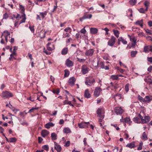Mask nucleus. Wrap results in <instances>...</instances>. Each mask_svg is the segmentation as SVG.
I'll return each mask as SVG.
<instances>
[{
	"label": "nucleus",
	"mask_w": 152,
	"mask_h": 152,
	"mask_svg": "<svg viewBox=\"0 0 152 152\" xmlns=\"http://www.w3.org/2000/svg\"><path fill=\"white\" fill-rule=\"evenodd\" d=\"M54 148L58 152H60L61 150V148L60 145L57 144L56 142H54Z\"/></svg>",
	"instance_id": "14"
},
{
	"label": "nucleus",
	"mask_w": 152,
	"mask_h": 152,
	"mask_svg": "<svg viewBox=\"0 0 152 152\" xmlns=\"http://www.w3.org/2000/svg\"><path fill=\"white\" fill-rule=\"evenodd\" d=\"M102 91L101 88L99 87H96L95 89L94 93V95L96 97H97L100 94L101 91Z\"/></svg>",
	"instance_id": "8"
},
{
	"label": "nucleus",
	"mask_w": 152,
	"mask_h": 152,
	"mask_svg": "<svg viewBox=\"0 0 152 152\" xmlns=\"http://www.w3.org/2000/svg\"><path fill=\"white\" fill-rule=\"evenodd\" d=\"M141 139L144 140H146L147 139V133H146L145 132L143 133L141 137Z\"/></svg>",
	"instance_id": "22"
},
{
	"label": "nucleus",
	"mask_w": 152,
	"mask_h": 152,
	"mask_svg": "<svg viewBox=\"0 0 152 152\" xmlns=\"http://www.w3.org/2000/svg\"><path fill=\"white\" fill-rule=\"evenodd\" d=\"M152 101V96H147L144 98V102L149 103L151 101Z\"/></svg>",
	"instance_id": "10"
},
{
	"label": "nucleus",
	"mask_w": 152,
	"mask_h": 152,
	"mask_svg": "<svg viewBox=\"0 0 152 152\" xmlns=\"http://www.w3.org/2000/svg\"><path fill=\"white\" fill-rule=\"evenodd\" d=\"M8 141L10 142H16V139L15 137H12L10 138L8 140L7 139Z\"/></svg>",
	"instance_id": "32"
},
{
	"label": "nucleus",
	"mask_w": 152,
	"mask_h": 152,
	"mask_svg": "<svg viewBox=\"0 0 152 152\" xmlns=\"http://www.w3.org/2000/svg\"><path fill=\"white\" fill-rule=\"evenodd\" d=\"M94 52V50L93 49H90L86 51L85 54L87 56H91L93 55Z\"/></svg>",
	"instance_id": "11"
},
{
	"label": "nucleus",
	"mask_w": 152,
	"mask_h": 152,
	"mask_svg": "<svg viewBox=\"0 0 152 152\" xmlns=\"http://www.w3.org/2000/svg\"><path fill=\"white\" fill-rule=\"evenodd\" d=\"M145 120L143 121V124L146 123L150 121V117L148 116H145Z\"/></svg>",
	"instance_id": "29"
},
{
	"label": "nucleus",
	"mask_w": 152,
	"mask_h": 152,
	"mask_svg": "<svg viewBox=\"0 0 152 152\" xmlns=\"http://www.w3.org/2000/svg\"><path fill=\"white\" fill-rule=\"evenodd\" d=\"M18 48L17 47L15 46L14 47L13 50V52H12V53L10 54V56H12V55H15L16 54V50H17Z\"/></svg>",
	"instance_id": "33"
},
{
	"label": "nucleus",
	"mask_w": 152,
	"mask_h": 152,
	"mask_svg": "<svg viewBox=\"0 0 152 152\" xmlns=\"http://www.w3.org/2000/svg\"><path fill=\"white\" fill-rule=\"evenodd\" d=\"M38 109V107H32L31 109L28 112V113H31L33 112V111L34 110H37Z\"/></svg>",
	"instance_id": "54"
},
{
	"label": "nucleus",
	"mask_w": 152,
	"mask_h": 152,
	"mask_svg": "<svg viewBox=\"0 0 152 152\" xmlns=\"http://www.w3.org/2000/svg\"><path fill=\"white\" fill-rule=\"evenodd\" d=\"M77 61L80 62H84L85 60L83 59H80V58H77Z\"/></svg>",
	"instance_id": "58"
},
{
	"label": "nucleus",
	"mask_w": 152,
	"mask_h": 152,
	"mask_svg": "<svg viewBox=\"0 0 152 152\" xmlns=\"http://www.w3.org/2000/svg\"><path fill=\"white\" fill-rule=\"evenodd\" d=\"M68 51L67 48H64L62 50L61 54L62 55H64L67 54Z\"/></svg>",
	"instance_id": "35"
},
{
	"label": "nucleus",
	"mask_w": 152,
	"mask_h": 152,
	"mask_svg": "<svg viewBox=\"0 0 152 152\" xmlns=\"http://www.w3.org/2000/svg\"><path fill=\"white\" fill-rule=\"evenodd\" d=\"M92 17V15L91 14H86L83 17V19H90Z\"/></svg>",
	"instance_id": "30"
},
{
	"label": "nucleus",
	"mask_w": 152,
	"mask_h": 152,
	"mask_svg": "<svg viewBox=\"0 0 152 152\" xmlns=\"http://www.w3.org/2000/svg\"><path fill=\"white\" fill-rule=\"evenodd\" d=\"M130 4L132 5H134L137 2L136 0H130L129 1Z\"/></svg>",
	"instance_id": "47"
},
{
	"label": "nucleus",
	"mask_w": 152,
	"mask_h": 152,
	"mask_svg": "<svg viewBox=\"0 0 152 152\" xmlns=\"http://www.w3.org/2000/svg\"><path fill=\"white\" fill-rule=\"evenodd\" d=\"M43 148L44 150H45L47 151H48L49 149L48 146V145H44L43 146Z\"/></svg>",
	"instance_id": "55"
},
{
	"label": "nucleus",
	"mask_w": 152,
	"mask_h": 152,
	"mask_svg": "<svg viewBox=\"0 0 152 152\" xmlns=\"http://www.w3.org/2000/svg\"><path fill=\"white\" fill-rule=\"evenodd\" d=\"M80 31L81 33L84 34L86 33V31L85 29V28H84L80 30Z\"/></svg>",
	"instance_id": "62"
},
{
	"label": "nucleus",
	"mask_w": 152,
	"mask_h": 152,
	"mask_svg": "<svg viewBox=\"0 0 152 152\" xmlns=\"http://www.w3.org/2000/svg\"><path fill=\"white\" fill-rule=\"evenodd\" d=\"M121 122H125L127 123L130 125L131 124L132 121H131V119L129 117H126L124 118V121H123L122 119H120Z\"/></svg>",
	"instance_id": "12"
},
{
	"label": "nucleus",
	"mask_w": 152,
	"mask_h": 152,
	"mask_svg": "<svg viewBox=\"0 0 152 152\" xmlns=\"http://www.w3.org/2000/svg\"><path fill=\"white\" fill-rule=\"evenodd\" d=\"M54 125V124L52 122H49L46 124L45 125V127L47 129H49L51 127L53 126Z\"/></svg>",
	"instance_id": "20"
},
{
	"label": "nucleus",
	"mask_w": 152,
	"mask_h": 152,
	"mask_svg": "<svg viewBox=\"0 0 152 152\" xmlns=\"http://www.w3.org/2000/svg\"><path fill=\"white\" fill-rule=\"evenodd\" d=\"M118 97V99H120L122 98L121 95V94H116L113 97L114 99L116 100L117 99L116 97Z\"/></svg>",
	"instance_id": "48"
},
{
	"label": "nucleus",
	"mask_w": 152,
	"mask_h": 152,
	"mask_svg": "<svg viewBox=\"0 0 152 152\" xmlns=\"http://www.w3.org/2000/svg\"><path fill=\"white\" fill-rule=\"evenodd\" d=\"M95 82L94 79L91 77H88L86 78L85 84L88 86H91Z\"/></svg>",
	"instance_id": "3"
},
{
	"label": "nucleus",
	"mask_w": 152,
	"mask_h": 152,
	"mask_svg": "<svg viewBox=\"0 0 152 152\" xmlns=\"http://www.w3.org/2000/svg\"><path fill=\"white\" fill-rule=\"evenodd\" d=\"M149 51L152 52V48L151 46H145L144 47L143 51L145 53L148 52Z\"/></svg>",
	"instance_id": "17"
},
{
	"label": "nucleus",
	"mask_w": 152,
	"mask_h": 152,
	"mask_svg": "<svg viewBox=\"0 0 152 152\" xmlns=\"http://www.w3.org/2000/svg\"><path fill=\"white\" fill-rule=\"evenodd\" d=\"M40 16L41 17V18L42 19H43L45 17V16H46L47 15V13L46 12H40Z\"/></svg>",
	"instance_id": "44"
},
{
	"label": "nucleus",
	"mask_w": 152,
	"mask_h": 152,
	"mask_svg": "<svg viewBox=\"0 0 152 152\" xmlns=\"http://www.w3.org/2000/svg\"><path fill=\"white\" fill-rule=\"evenodd\" d=\"M81 72L83 74H85L88 72L89 68L86 65H83L81 67Z\"/></svg>",
	"instance_id": "7"
},
{
	"label": "nucleus",
	"mask_w": 152,
	"mask_h": 152,
	"mask_svg": "<svg viewBox=\"0 0 152 152\" xmlns=\"http://www.w3.org/2000/svg\"><path fill=\"white\" fill-rule=\"evenodd\" d=\"M8 17V15L7 14V13H5L3 15V19H7Z\"/></svg>",
	"instance_id": "59"
},
{
	"label": "nucleus",
	"mask_w": 152,
	"mask_h": 152,
	"mask_svg": "<svg viewBox=\"0 0 152 152\" xmlns=\"http://www.w3.org/2000/svg\"><path fill=\"white\" fill-rule=\"evenodd\" d=\"M92 64L93 66L96 67H98L99 66V61H93L92 62Z\"/></svg>",
	"instance_id": "36"
},
{
	"label": "nucleus",
	"mask_w": 152,
	"mask_h": 152,
	"mask_svg": "<svg viewBox=\"0 0 152 152\" xmlns=\"http://www.w3.org/2000/svg\"><path fill=\"white\" fill-rule=\"evenodd\" d=\"M13 96V94L11 92L8 91H3L1 95V97L4 99L12 97Z\"/></svg>",
	"instance_id": "2"
},
{
	"label": "nucleus",
	"mask_w": 152,
	"mask_h": 152,
	"mask_svg": "<svg viewBox=\"0 0 152 152\" xmlns=\"http://www.w3.org/2000/svg\"><path fill=\"white\" fill-rule=\"evenodd\" d=\"M137 53V51H132L131 52V56L132 57H135Z\"/></svg>",
	"instance_id": "40"
},
{
	"label": "nucleus",
	"mask_w": 152,
	"mask_h": 152,
	"mask_svg": "<svg viewBox=\"0 0 152 152\" xmlns=\"http://www.w3.org/2000/svg\"><path fill=\"white\" fill-rule=\"evenodd\" d=\"M51 137L52 140H56L57 139V135L55 133H53L51 134Z\"/></svg>",
	"instance_id": "34"
},
{
	"label": "nucleus",
	"mask_w": 152,
	"mask_h": 152,
	"mask_svg": "<svg viewBox=\"0 0 152 152\" xmlns=\"http://www.w3.org/2000/svg\"><path fill=\"white\" fill-rule=\"evenodd\" d=\"M64 104H68L73 107L74 105L71 103V101H68L67 100H65L64 102Z\"/></svg>",
	"instance_id": "42"
},
{
	"label": "nucleus",
	"mask_w": 152,
	"mask_h": 152,
	"mask_svg": "<svg viewBox=\"0 0 152 152\" xmlns=\"http://www.w3.org/2000/svg\"><path fill=\"white\" fill-rule=\"evenodd\" d=\"M90 32L92 34H95L97 33L98 29L96 28H91L90 29Z\"/></svg>",
	"instance_id": "18"
},
{
	"label": "nucleus",
	"mask_w": 152,
	"mask_h": 152,
	"mask_svg": "<svg viewBox=\"0 0 152 152\" xmlns=\"http://www.w3.org/2000/svg\"><path fill=\"white\" fill-rule=\"evenodd\" d=\"M129 84H127L125 86V88L126 92L127 93L129 91Z\"/></svg>",
	"instance_id": "50"
},
{
	"label": "nucleus",
	"mask_w": 152,
	"mask_h": 152,
	"mask_svg": "<svg viewBox=\"0 0 152 152\" xmlns=\"http://www.w3.org/2000/svg\"><path fill=\"white\" fill-rule=\"evenodd\" d=\"M118 78V76L117 75H113L110 76V78L113 80H117Z\"/></svg>",
	"instance_id": "39"
},
{
	"label": "nucleus",
	"mask_w": 152,
	"mask_h": 152,
	"mask_svg": "<svg viewBox=\"0 0 152 152\" xmlns=\"http://www.w3.org/2000/svg\"><path fill=\"white\" fill-rule=\"evenodd\" d=\"M133 120L134 122L137 123H141V119L139 116L138 117L134 118Z\"/></svg>",
	"instance_id": "23"
},
{
	"label": "nucleus",
	"mask_w": 152,
	"mask_h": 152,
	"mask_svg": "<svg viewBox=\"0 0 152 152\" xmlns=\"http://www.w3.org/2000/svg\"><path fill=\"white\" fill-rule=\"evenodd\" d=\"M115 38L113 36L111 37L110 39L108 42V45L111 46L113 45L115 43Z\"/></svg>",
	"instance_id": "9"
},
{
	"label": "nucleus",
	"mask_w": 152,
	"mask_h": 152,
	"mask_svg": "<svg viewBox=\"0 0 152 152\" xmlns=\"http://www.w3.org/2000/svg\"><path fill=\"white\" fill-rule=\"evenodd\" d=\"M35 95H33L27 98V99L29 100L32 102H34L36 100Z\"/></svg>",
	"instance_id": "24"
},
{
	"label": "nucleus",
	"mask_w": 152,
	"mask_h": 152,
	"mask_svg": "<svg viewBox=\"0 0 152 152\" xmlns=\"http://www.w3.org/2000/svg\"><path fill=\"white\" fill-rule=\"evenodd\" d=\"M71 30V28L70 27H67L64 29V31H65L67 32L69 31L70 30Z\"/></svg>",
	"instance_id": "63"
},
{
	"label": "nucleus",
	"mask_w": 152,
	"mask_h": 152,
	"mask_svg": "<svg viewBox=\"0 0 152 152\" xmlns=\"http://www.w3.org/2000/svg\"><path fill=\"white\" fill-rule=\"evenodd\" d=\"M69 75V72L67 69H65L64 70V76L65 77H68Z\"/></svg>",
	"instance_id": "41"
},
{
	"label": "nucleus",
	"mask_w": 152,
	"mask_h": 152,
	"mask_svg": "<svg viewBox=\"0 0 152 152\" xmlns=\"http://www.w3.org/2000/svg\"><path fill=\"white\" fill-rule=\"evenodd\" d=\"M85 97L87 98H89L91 96V95L89 93L88 90V89H86L85 90V94H84Z\"/></svg>",
	"instance_id": "26"
},
{
	"label": "nucleus",
	"mask_w": 152,
	"mask_h": 152,
	"mask_svg": "<svg viewBox=\"0 0 152 152\" xmlns=\"http://www.w3.org/2000/svg\"><path fill=\"white\" fill-rule=\"evenodd\" d=\"M135 24L137 25H138L141 27H142L143 26L142 20H141L140 21H137L135 23Z\"/></svg>",
	"instance_id": "45"
},
{
	"label": "nucleus",
	"mask_w": 152,
	"mask_h": 152,
	"mask_svg": "<svg viewBox=\"0 0 152 152\" xmlns=\"http://www.w3.org/2000/svg\"><path fill=\"white\" fill-rule=\"evenodd\" d=\"M145 32L150 35H152V33L151 32V31L150 30H149L148 29H145Z\"/></svg>",
	"instance_id": "52"
},
{
	"label": "nucleus",
	"mask_w": 152,
	"mask_h": 152,
	"mask_svg": "<svg viewBox=\"0 0 152 152\" xmlns=\"http://www.w3.org/2000/svg\"><path fill=\"white\" fill-rule=\"evenodd\" d=\"M17 54L15 55H12V56H10V57L9 58V60H11L12 59H16V58L15 57L16 56Z\"/></svg>",
	"instance_id": "57"
},
{
	"label": "nucleus",
	"mask_w": 152,
	"mask_h": 152,
	"mask_svg": "<svg viewBox=\"0 0 152 152\" xmlns=\"http://www.w3.org/2000/svg\"><path fill=\"white\" fill-rule=\"evenodd\" d=\"M22 17H23V18L20 21V24L22 23H25V21L26 19V18L25 14H24V15H22Z\"/></svg>",
	"instance_id": "37"
},
{
	"label": "nucleus",
	"mask_w": 152,
	"mask_h": 152,
	"mask_svg": "<svg viewBox=\"0 0 152 152\" xmlns=\"http://www.w3.org/2000/svg\"><path fill=\"white\" fill-rule=\"evenodd\" d=\"M114 111L117 115L121 114L124 111L121 107H115Z\"/></svg>",
	"instance_id": "5"
},
{
	"label": "nucleus",
	"mask_w": 152,
	"mask_h": 152,
	"mask_svg": "<svg viewBox=\"0 0 152 152\" xmlns=\"http://www.w3.org/2000/svg\"><path fill=\"white\" fill-rule=\"evenodd\" d=\"M53 93L54 94H57L59 93V91L58 89H57L56 90H54L53 91Z\"/></svg>",
	"instance_id": "60"
},
{
	"label": "nucleus",
	"mask_w": 152,
	"mask_h": 152,
	"mask_svg": "<svg viewBox=\"0 0 152 152\" xmlns=\"http://www.w3.org/2000/svg\"><path fill=\"white\" fill-rule=\"evenodd\" d=\"M147 60L148 61L150 62L151 63H152V57H148Z\"/></svg>",
	"instance_id": "64"
},
{
	"label": "nucleus",
	"mask_w": 152,
	"mask_h": 152,
	"mask_svg": "<svg viewBox=\"0 0 152 152\" xmlns=\"http://www.w3.org/2000/svg\"><path fill=\"white\" fill-rule=\"evenodd\" d=\"M76 81L75 78L73 77H70L68 80L69 84L71 86H73L74 84Z\"/></svg>",
	"instance_id": "13"
},
{
	"label": "nucleus",
	"mask_w": 152,
	"mask_h": 152,
	"mask_svg": "<svg viewBox=\"0 0 152 152\" xmlns=\"http://www.w3.org/2000/svg\"><path fill=\"white\" fill-rule=\"evenodd\" d=\"M64 133L68 134L71 132L70 129L69 128H65L63 130Z\"/></svg>",
	"instance_id": "28"
},
{
	"label": "nucleus",
	"mask_w": 152,
	"mask_h": 152,
	"mask_svg": "<svg viewBox=\"0 0 152 152\" xmlns=\"http://www.w3.org/2000/svg\"><path fill=\"white\" fill-rule=\"evenodd\" d=\"M120 40L121 42L124 45H126L127 43V42L125 40H124L123 38L122 37H120L119 38V40Z\"/></svg>",
	"instance_id": "43"
},
{
	"label": "nucleus",
	"mask_w": 152,
	"mask_h": 152,
	"mask_svg": "<svg viewBox=\"0 0 152 152\" xmlns=\"http://www.w3.org/2000/svg\"><path fill=\"white\" fill-rule=\"evenodd\" d=\"M104 65L102 61L99 62V66L98 67H100L101 68L104 69Z\"/></svg>",
	"instance_id": "46"
},
{
	"label": "nucleus",
	"mask_w": 152,
	"mask_h": 152,
	"mask_svg": "<svg viewBox=\"0 0 152 152\" xmlns=\"http://www.w3.org/2000/svg\"><path fill=\"white\" fill-rule=\"evenodd\" d=\"M126 146L130 148H133L135 147V142H133L131 143H129L126 145Z\"/></svg>",
	"instance_id": "21"
},
{
	"label": "nucleus",
	"mask_w": 152,
	"mask_h": 152,
	"mask_svg": "<svg viewBox=\"0 0 152 152\" xmlns=\"http://www.w3.org/2000/svg\"><path fill=\"white\" fill-rule=\"evenodd\" d=\"M47 49L49 51H52L55 49L54 45H51L50 43H48L47 45Z\"/></svg>",
	"instance_id": "15"
},
{
	"label": "nucleus",
	"mask_w": 152,
	"mask_h": 152,
	"mask_svg": "<svg viewBox=\"0 0 152 152\" xmlns=\"http://www.w3.org/2000/svg\"><path fill=\"white\" fill-rule=\"evenodd\" d=\"M10 33L9 32L7 31H4V32L2 33L1 35V38L3 36H4L5 38V39L6 42H7L8 38L9 37V38H10Z\"/></svg>",
	"instance_id": "6"
},
{
	"label": "nucleus",
	"mask_w": 152,
	"mask_h": 152,
	"mask_svg": "<svg viewBox=\"0 0 152 152\" xmlns=\"http://www.w3.org/2000/svg\"><path fill=\"white\" fill-rule=\"evenodd\" d=\"M19 8L20 10V12L22 14V15H24V14H25V8L24 7L21 5H20Z\"/></svg>",
	"instance_id": "25"
},
{
	"label": "nucleus",
	"mask_w": 152,
	"mask_h": 152,
	"mask_svg": "<svg viewBox=\"0 0 152 152\" xmlns=\"http://www.w3.org/2000/svg\"><path fill=\"white\" fill-rule=\"evenodd\" d=\"M139 117H140V118L141 119V123L143 124V121L145 120V118H143V117L140 114H139Z\"/></svg>",
	"instance_id": "61"
},
{
	"label": "nucleus",
	"mask_w": 152,
	"mask_h": 152,
	"mask_svg": "<svg viewBox=\"0 0 152 152\" xmlns=\"http://www.w3.org/2000/svg\"><path fill=\"white\" fill-rule=\"evenodd\" d=\"M113 32L117 38H118L119 36V31L117 30H113Z\"/></svg>",
	"instance_id": "38"
},
{
	"label": "nucleus",
	"mask_w": 152,
	"mask_h": 152,
	"mask_svg": "<svg viewBox=\"0 0 152 152\" xmlns=\"http://www.w3.org/2000/svg\"><path fill=\"white\" fill-rule=\"evenodd\" d=\"M70 144V142L69 141H67L66 142H65L64 146L66 147H68L69 146Z\"/></svg>",
	"instance_id": "56"
},
{
	"label": "nucleus",
	"mask_w": 152,
	"mask_h": 152,
	"mask_svg": "<svg viewBox=\"0 0 152 152\" xmlns=\"http://www.w3.org/2000/svg\"><path fill=\"white\" fill-rule=\"evenodd\" d=\"M49 133L48 131L46 130H43L41 132V134L43 137H45L48 135Z\"/></svg>",
	"instance_id": "16"
},
{
	"label": "nucleus",
	"mask_w": 152,
	"mask_h": 152,
	"mask_svg": "<svg viewBox=\"0 0 152 152\" xmlns=\"http://www.w3.org/2000/svg\"><path fill=\"white\" fill-rule=\"evenodd\" d=\"M66 66L68 67L72 66L73 65L72 62L68 59L66 60Z\"/></svg>",
	"instance_id": "19"
},
{
	"label": "nucleus",
	"mask_w": 152,
	"mask_h": 152,
	"mask_svg": "<svg viewBox=\"0 0 152 152\" xmlns=\"http://www.w3.org/2000/svg\"><path fill=\"white\" fill-rule=\"evenodd\" d=\"M144 4L145 6V8L148 10L150 5V2L149 1L146 0L145 1Z\"/></svg>",
	"instance_id": "31"
},
{
	"label": "nucleus",
	"mask_w": 152,
	"mask_h": 152,
	"mask_svg": "<svg viewBox=\"0 0 152 152\" xmlns=\"http://www.w3.org/2000/svg\"><path fill=\"white\" fill-rule=\"evenodd\" d=\"M104 110L102 108H99L97 110V113L98 115V116L100 118L99 122H100V124L101 126H102L101 122L102 121V119L104 118V115L103 114V113H104Z\"/></svg>",
	"instance_id": "1"
},
{
	"label": "nucleus",
	"mask_w": 152,
	"mask_h": 152,
	"mask_svg": "<svg viewBox=\"0 0 152 152\" xmlns=\"http://www.w3.org/2000/svg\"><path fill=\"white\" fill-rule=\"evenodd\" d=\"M89 124V122H82L78 124V126L80 128L83 129L88 127V125Z\"/></svg>",
	"instance_id": "4"
},
{
	"label": "nucleus",
	"mask_w": 152,
	"mask_h": 152,
	"mask_svg": "<svg viewBox=\"0 0 152 152\" xmlns=\"http://www.w3.org/2000/svg\"><path fill=\"white\" fill-rule=\"evenodd\" d=\"M142 145H143V143L141 142L139 144V146L137 148V150H141L142 149Z\"/></svg>",
	"instance_id": "49"
},
{
	"label": "nucleus",
	"mask_w": 152,
	"mask_h": 152,
	"mask_svg": "<svg viewBox=\"0 0 152 152\" xmlns=\"http://www.w3.org/2000/svg\"><path fill=\"white\" fill-rule=\"evenodd\" d=\"M138 99L141 102H144V98H143L140 95H138Z\"/></svg>",
	"instance_id": "51"
},
{
	"label": "nucleus",
	"mask_w": 152,
	"mask_h": 152,
	"mask_svg": "<svg viewBox=\"0 0 152 152\" xmlns=\"http://www.w3.org/2000/svg\"><path fill=\"white\" fill-rule=\"evenodd\" d=\"M130 40L133 42H136V39L134 37H132L130 38Z\"/></svg>",
	"instance_id": "53"
},
{
	"label": "nucleus",
	"mask_w": 152,
	"mask_h": 152,
	"mask_svg": "<svg viewBox=\"0 0 152 152\" xmlns=\"http://www.w3.org/2000/svg\"><path fill=\"white\" fill-rule=\"evenodd\" d=\"M138 10L140 13H145L148 11V10L146 8L145 9H144L143 8L138 9Z\"/></svg>",
	"instance_id": "27"
}]
</instances>
